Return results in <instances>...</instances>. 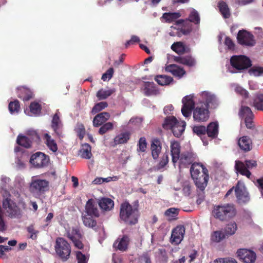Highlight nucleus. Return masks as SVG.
Wrapping results in <instances>:
<instances>
[{
    "mask_svg": "<svg viewBox=\"0 0 263 263\" xmlns=\"http://www.w3.org/2000/svg\"><path fill=\"white\" fill-rule=\"evenodd\" d=\"M237 256L245 263H253L256 259V255L253 251L246 249H240L237 251Z\"/></svg>",
    "mask_w": 263,
    "mask_h": 263,
    "instance_id": "f3484780",
    "label": "nucleus"
},
{
    "mask_svg": "<svg viewBox=\"0 0 263 263\" xmlns=\"http://www.w3.org/2000/svg\"><path fill=\"white\" fill-rule=\"evenodd\" d=\"M224 44L230 50H233L235 47V44L229 36L225 38Z\"/></svg>",
    "mask_w": 263,
    "mask_h": 263,
    "instance_id": "338daca9",
    "label": "nucleus"
},
{
    "mask_svg": "<svg viewBox=\"0 0 263 263\" xmlns=\"http://www.w3.org/2000/svg\"><path fill=\"white\" fill-rule=\"evenodd\" d=\"M98 204L103 212H106L114 208V202L109 198H102L99 200Z\"/></svg>",
    "mask_w": 263,
    "mask_h": 263,
    "instance_id": "cd10ccee",
    "label": "nucleus"
},
{
    "mask_svg": "<svg viewBox=\"0 0 263 263\" xmlns=\"http://www.w3.org/2000/svg\"><path fill=\"white\" fill-rule=\"evenodd\" d=\"M166 71L171 72L174 76L179 78H181L185 73V71L175 64H171L166 66Z\"/></svg>",
    "mask_w": 263,
    "mask_h": 263,
    "instance_id": "7c9ffc66",
    "label": "nucleus"
},
{
    "mask_svg": "<svg viewBox=\"0 0 263 263\" xmlns=\"http://www.w3.org/2000/svg\"><path fill=\"white\" fill-rule=\"evenodd\" d=\"M150 148L153 159L157 160L162 150V143L160 140L157 138L153 139Z\"/></svg>",
    "mask_w": 263,
    "mask_h": 263,
    "instance_id": "412c9836",
    "label": "nucleus"
},
{
    "mask_svg": "<svg viewBox=\"0 0 263 263\" xmlns=\"http://www.w3.org/2000/svg\"><path fill=\"white\" fill-rule=\"evenodd\" d=\"M235 193L239 203H246L249 201V194L244 183L240 181H238L235 186Z\"/></svg>",
    "mask_w": 263,
    "mask_h": 263,
    "instance_id": "ddd939ff",
    "label": "nucleus"
},
{
    "mask_svg": "<svg viewBox=\"0 0 263 263\" xmlns=\"http://www.w3.org/2000/svg\"><path fill=\"white\" fill-rule=\"evenodd\" d=\"M49 160L48 156L44 153L37 152L31 156L30 162L35 167L40 168L47 165Z\"/></svg>",
    "mask_w": 263,
    "mask_h": 263,
    "instance_id": "dca6fc26",
    "label": "nucleus"
},
{
    "mask_svg": "<svg viewBox=\"0 0 263 263\" xmlns=\"http://www.w3.org/2000/svg\"><path fill=\"white\" fill-rule=\"evenodd\" d=\"M216 263H237L236 259L231 257L220 258L215 260Z\"/></svg>",
    "mask_w": 263,
    "mask_h": 263,
    "instance_id": "e2e57ef3",
    "label": "nucleus"
},
{
    "mask_svg": "<svg viewBox=\"0 0 263 263\" xmlns=\"http://www.w3.org/2000/svg\"><path fill=\"white\" fill-rule=\"evenodd\" d=\"M67 237L71 240L82 239L83 235L78 227H72L71 230L67 233Z\"/></svg>",
    "mask_w": 263,
    "mask_h": 263,
    "instance_id": "f704fd0d",
    "label": "nucleus"
},
{
    "mask_svg": "<svg viewBox=\"0 0 263 263\" xmlns=\"http://www.w3.org/2000/svg\"><path fill=\"white\" fill-rule=\"evenodd\" d=\"M114 72V68L112 67L109 68L104 73L102 76L101 79L105 81L107 79L109 80L112 77Z\"/></svg>",
    "mask_w": 263,
    "mask_h": 263,
    "instance_id": "052dcab7",
    "label": "nucleus"
},
{
    "mask_svg": "<svg viewBox=\"0 0 263 263\" xmlns=\"http://www.w3.org/2000/svg\"><path fill=\"white\" fill-rule=\"evenodd\" d=\"M44 139L45 143L47 145L49 149L53 153L57 152L58 151V145L55 141L51 138L48 134H45L44 135Z\"/></svg>",
    "mask_w": 263,
    "mask_h": 263,
    "instance_id": "473e14b6",
    "label": "nucleus"
},
{
    "mask_svg": "<svg viewBox=\"0 0 263 263\" xmlns=\"http://www.w3.org/2000/svg\"><path fill=\"white\" fill-rule=\"evenodd\" d=\"M186 126L185 121H178L174 116H170L165 118L163 127L166 129H171L174 136L180 137L184 132Z\"/></svg>",
    "mask_w": 263,
    "mask_h": 263,
    "instance_id": "423d86ee",
    "label": "nucleus"
},
{
    "mask_svg": "<svg viewBox=\"0 0 263 263\" xmlns=\"http://www.w3.org/2000/svg\"><path fill=\"white\" fill-rule=\"evenodd\" d=\"M171 49L178 54H183L186 52V47L181 42H177L171 46Z\"/></svg>",
    "mask_w": 263,
    "mask_h": 263,
    "instance_id": "58836bf2",
    "label": "nucleus"
},
{
    "mask_svg": "<svg viewBox=\"0 0 263 263\" xmlns=\"http://www.w3.org/2000/svg\"><path fill=\"white\" fill-rule=\"evenodd\" d=\"M190 173L197 191L205 190L209 180V171L206 167L201 163H193Z\"/></svg>",
    "mask_w": 263,
    "mask_h": 263,
    "instance_id": "f03ea898",
    "label": "nucleus"
},
{
    "mask_svg": "<svg viewBox=\"0 0 263 263\" xmlns=\"http://www.w3.org/2000/svg\"><path fill=\"white\" fill-rule=\"evenodd\" d=\"M16 142L18 145L27 148L31 146L32 143L28 137L20 135L17 136Z\"/></svg>",
    "mask_w": 263,
    "mask_h": 263,
    "instance_id": "a19ab883",
    "label": "nucleus"
},
{
    "mask_svg": "<svg viewBox=\"0 0 263 263\" xmlns=\"http://www.w3.org/2000/svg\"><path fill=\"white\" fill-rule=\"evenodd\" d=\"M8 109L11 114L18 113L20 110L19 101L15 100L14 101L10 102L8 105Z\"/></svg>",
    "mask_w": 263,
    "mask_h": 263,
    "instance_id": "de8ad7c7",
    "label": "nucleus"
},
{
    "mask_svg": "<svg viewBox=\"0 0 263 263\" xmlns=\"http://www.w3.org/2000/svg\"><path fill=\"white\" fill-rule=\"evenodd\" d=\"M133 204L132 206L129 202L125 201L120 205V218L126 224L130 226L137 223L140 216L138 200L135 201Z\"/></svg>",
    "mask_w": 263,
    "mask_h": 263,
    "instance_id": "7ed1b4c3",
    "label": "nucleus"
},
{
    "mask_svg": "<svg viewBox=\"0 0 263 263\" xmlns=\"http://www.w3.org/2000/svg\"><path fill=\"white\" fill-rule=\"evenodd\" d=\"M185 229L183 226H177L173 229L171 236V242L175 245L179 244L182 240Z\"/></svg>",
    "mask_w": 263,
    "mask_h": 263,
    "instance_id": "6ab92c4d",
    "label": "nucleus"
},
{
    "mask_svg": "<svg viewBox=\"0 0 263 263\" xmlns=\"http://www.w3.org/2000/svg\"><path fill=\"white\" fill-rule=\"evenodd\" d=\"M201 96L204 101L203 104L206 106L208 109H215L218 106L219 102L214 95L208 91H203L201 93Z\"/></svg>",
    "mask_w": 263,
    "mask_h": 263,
    "instance_id": "a211bd4d",
    "label": "nucleus"
},
{
    "mask_svg": "<svg viewBox=\"0 0 263 263\" xmlns=\"http://www.w3.org/2000/svg\"><path fill=\"white\" fill-rule=\"evenodd\" d=\"M143 91L146 96L157 95L159 93V89L153 82H145L144 83Z\"/></svg>",
    "mask_w": 263,
    "mask_h": 263,
    "instance_id": "393cba45",
    "label": "nucleus"
},
{
    "mask_svg": "<svg viewBox=\"0 0 263 263\" xmlns=\"http://www.w3.org/2000/svg\"><path fill=\"white\" fill-rule=\"evenodd\" d=\"M249 73L255 77L263 76V67L260 66H253L249 70Z\"/></svg>",
    "mask_w": 263,
    "mask_h": 263,
    "instance_id": "864d4df0",
    "label": "nucleus"
},
{
    "mask_svg": "<svg viewBox=\"0 0 263 263\" xmlns=\"http://www.w3.org/2000/svg\"><path fill=\"white\" fill-rule=\"evenodd\" d=\"M115 92V89H109L107 90L100 89L97 91L96 97L99 100H103L108 98Z\"/></svg>",
    "mask_w": 263,
    "mask_h": 263,
    "instance_id": "e433bc0d",
    "label": "nucleus"
},
{
    "mask_svg": "<svg viewBox=\"0 0 263 263\" xmlns=\"http://www.w3.org/2000/svg\"><path fill=\"white\" fill-rule=\"evenodd\" d=\"M253 104L257 110L263 111V95H258L254 100Z\"/></svg>",
    "mask_w": 263,
    "mask_h": 263,
    "instance_id": "5fc2aeb1",
    "label": "nucleus"
},
{
    "mask_svg": "<svg viewBox=\"0 0 263 263\" xmlns=\"http://www.w3.org/2000/svg\"><path fill=\"white\" fill-rule=\"evenodd\" d=\"M147 148V142L145 137H141L138 143V152H145Z\"/></svg>",
    "mask_w": 263,
    "mask_h": 263,
    "instance_id": "6e6d98bb",
    "label": "nucleus"
},
{
    "mask_svg": "<svg viewBox=\"0 0 263 263\" xmlns=\"http://www.w3.org/2000/svg\"><path fill=\"white\" fill-rule=\"evenodd\" d=\"M192 190V185L189 182L184 183V184L183 186V189H182L183 194L185 196H189L191 193Z\"/></svg>",
    "mask_w": 263,
    "mask_h": 263,
    "instance_id": "0e129e2a",
    "label": "nucleus"
},
{
    "mask_svg": "<svg viewBox=\"0 0 263 263\" xmlns=\"http://www.w3.org/2000/svg\"><path fill=\"white\" fill-rule=\"evenodd\" d=\"M91 149V148L89 144L85 143L82 145V147L79 151V154L82 158L89 159L92 156Z\"/></svg>",
    "mask_w": 263,
    "mask_h": 263,
    "instance_id": "72a5a7b5",
    "label": "nucleus"
},
{
    "mask_svg": "<svg viewBox=\"0 0 263 263\" xmlns=\"http://www.w3.org/2000/svg\"><path fill=\"white\" fill-rule=\"evenodd\" d=\"M55 251L59 258L63 261H66L71 254L70 245L64 238L58 237L55 241Z\"/></svg>",
    "mask_w": 263,
    "mask_h": 263,
    "instance_id": "0eeeda50",
    "label": "nucleus"
},
{
    "mask_svg": "<svg viewBox=\"0 0 263 263\" xmlns=\"http://www.w3.org/2000/svg\"><path fill=\"white\" fill-rule=\"evenodd\" d=\"M206 133L208 137L214 139L218 134V124L217 122H211L206 127Z\"/></svg>",
    "mask_w": 263,
    "mask_h": 263,
    "instance_id": "2f4dec72",
    "label": "nucleus"
},
{
    "mask_svg": "<svg viewBox=\"0 0 263 263\" xmlns=\"http://www.w3.org/2000/svg\"><path fill=\"white\" fill-rule=\"evenodd\" d=\"M76 256L78 263H87L88 258L81 251H76Z\"/></svg>",
    "mask_w": 263,
    "mask_h": 263,
    "instance_id": "bf43d9fd",
    "label": "nucleus"
},
{
    "mask_svg": "<svg viewBox=\"0 0 263 263\" xmlns=\"http://www.w3.org/2000/svg\"><path fill=\"white\" fill-rule=\"evenodd\" d=\"M29 108L31 112L34 114H39L42 108L41 105L39 103L35 102L31 103Z\"/></svg>",
    "mask_w": 263,
    "mask_h": 263,
    "instance_id": "13d9d810",
    "label": "nucleus"
},
{
    "mask_svg": "<svg viewBox=\"0 0 263 263\" xmlns=\"http://www.w3.org/2000/svg\"><path fill=\"white\" fill-rule=\"evenodd\" d=\"M237 40L239 44L245 46L253 47L256 44L254 35L250 32L244 29L238 31Z\"/></svg>",
    "mask_w": 263,
    "mask_h": 263,
    "instance_id": "f8f14e48",
    "label": "nucleus"
},
{
    "mask_svg": "<svg viewBox=\"0 0 263 263\" xmlns=\"http://www.w3.org/2000/svg\"><path fill=\"white\" fill-rule=\"evenodd\" d=\"M237 144L240 149L243 152H248L252 149V141L247 136L240 137L237 141Z\"/></svg>",
    "mask_w": 263,
    "mask_h": 263,
    "instance_id": "4be33fe9",
    "label": "nucleus"
},
{
    "mask_svg": "<svg viewBox=\"0 0 263 263\" xmlns=\"http://www.w3.org/2000/svg\"><path fill=\"white\" fill-rule=\"evenodd\" d=\"M183 104L181 112L184 117L187 118L191 116L192 112L196 107L194 100V95H190L185 96L182 99Z\"/></svg>",
    "mask_w": 263,
    "mask_h": 263,
    "instance_id": "4468645a",
    "label": "nucleus"
},
{
    "mask_svg": "<svg viewBox=\"0 0 263 263\" xmlns=\"http://www.w3.org/2000/svg\"><path fill=\"white\" fill-rule=\"evenodd\" d=\"M27 232L30 234V238L32 239H36L39 231L34 230L33 224H31L27 228Z\"/></svg>",
    "mask_w": 263,
    "mask_h": 263,
    "instance_id": "680f3d73",
    "label": "nucleus"
},
{
    "mask_svg": "<svg viewBox=\"0 0 263 263\" xmlns=\"http://www.w3.org/2000/svg\"><path fill=\"white\" fill-rule=\"evenodd\" d=\"M170 148L172 161L174 166L178 162L179 168H186L196 163L195 161L197 158L196 154L191 151L181 153V146L178 142H171Z\"/></svg>",
    "mask_w": 263,
    "mask_h": 263,
    "instance_id": "f257e3e1",
    "label": "nucleus"
},
{
    "mask_svg": "<svg viewBox=\"0 0 263 263\" xmlns=\"http://www.w3.org/2000/svg\"><path fill=\"white\" fill-rule=\"evenodd\" d=\"M3 207L6 210L8 216L11 218H18L22 216V211L16 203L10 198H6L3 200Z\"/></svg>",
    "mask_w": 263,
    "mask_h": 263,
    "instance_id": "6e6552de",
    "label": "nucleus"
},
{
    "mask_svg": "<svg viewBox=\"0 0 263 263\" xmlns=\"http://www.w3.org/2000/svg\"><path fill=\"white\" fill-rule=\"evenodd\" d=\"M200 18L198 12L195 9H193L189 14V18L185 20L180 19L176 22V24L182 25L179 29L180 32L183 35H187L192 31L193 25L191 23L196 25L200 23Z\"/></svg>",
    "mask_w": 263,
    "mask_h": 263,
    "instance_id": "39448f33",
    "label": "nucleus"
},
{
    "mask_svg": "<svg viewBox=\"0 0 263 263\" xmlns=\"http://www.w3.org/2000/svg\"><path fill=\"white\" fill-rule=\"evenodd\" d=\"M198 193L196 203L197 204H200L205 199V190L197 191Z\"/></svg>",
    "mask_w": 263,
    "mask_h": 263,
    "instance_id": "69168bd1",
    "label": "nucleus"
},
{
    "mask_svg": "<svg viewBox=\"0 0 263 263\" xmlns=\"http://www.w3.org/2000/svg\"><path fill=\"white\" fill-rule=\"evenodd\" d=\"M237 213L233 204L227 203L222 205H215L212 211L213 217L221 221H229L234 218Z\"/></svg>",
    "mask_w": 263,
    "mask_h": 263,
    "instance_id": "20e7f679",
    "label": "nucleus"
},
{
    "mask_svg": "<svg viewBox=\"0 0 263 263\" xmlns=\"http://www.w3.org/2000/svg\"><path fill=\"white\" fill-rule=\"evenodd\" d=\"M193 131L197 135L201 136L206 134V127L203 125L194 126L193 128Z\"/></svg>",
    "mask_w": 263,
    "mask_h": 263,
    "instance_id": "4d7b16f0",
    "label": "nucleus"
},
{
    "mask_svg": "<svg viewBox=\"0 0 263 263\" xmlns=\"http://www.w3.org/2000/svg\"><path fill=\"white\" fill-rule=\"evenodd\" d=\"M168 155L166 153H165L161 157L160 160L156 165V169L158 171L163 169L164 167L168 164Z\"/></svg>",
    "mask_w": 263,
    "mask_h": 263,
    "instance_id": "a18cd8bd",
    "label": "nucleus"
},
{
    "mask_svg": "<svg viewBox=\"0 0 263 263\" xmlns=\"http://www.w3.org/2000/svg\"><path fill=\"white\" fill-rule=\"evenodd\" d=\"M129 238L126 235H123L121 238H118L114 243L113 247L121 251H126L129 243Z\"/></svg>",
    "mask_w": 263,
    "mask_h": 263,
    "instance_id": "b1692460",
    "label": "nucleus"
},
{
    "mask_svg": "<svg viewBox=\"0 0 263 263\" xmlns=\"http://www.w3.org/2000/svg\"><path fill=\"white\" fill-rule=\"evenodd\" d=\"M83 224L88 228L93 230L97 229V222L95 220L96 217L84 214L82 216Z\"/></svg>",
    "mask_w": 263,
    "mask_h": 263,
    "instance_id": "c756f323",
    "label": "nucleus"
},
{
    "mask_svg": "<svg viewBox=\"0 0 263 263\" xmlns=\"http://www.w3.org/2000/svg\"><path fill=\"white\" fill-rule=\"evenodd\" d=\"M231 65L237 70L248 69L252 65L251 61L245 55H233L230 59Z\"/></svg>",
    "mask_w": 263,
    "mask_h": 263,
    "instance_id": "9b49d317",
    "label": "nucleus"
},
{
    "mask_svg": "<svg viewBox=\"0 0 263 263\" xmlns=\"http://www.w3.org/2000/svg\"><path fill=\"white\" fill-rule=\"evenodd\" d=\"M218 7L219 11L224 18H228L230 17L231 13L227 3L223 1H220L218 3Z\"/></svg>",
    "mask_w": 263,
    "mask_h": 263,
    "instance_id": "4c0bfd02",
    "label": "nucleus"
},
{
    "mask_svg": "<svg viewBox=\"0 0 263 263\" xmlns=\"http://www.w3.org/2000/svg\"><path fill=\"white\" fill-rule=\"evenodd\" d=\"M51 127L56 135L59 137H62V124L60 119L59 112H56L52 120Z\"/></svg>",
    "mask_w": 263,
    "mask_h": 263,
    "instance_id": "5701e85b",
    "label": "nucleus"
},
{
    "mask_svg": "<svg viewBox=\"0 0 263 263\" xmlns=\"http://www.w3.org/2000/svg\"><path fill=\"white\" fill-rule=\"evenodd\" d=\"M155 80L160 85L164 86L170 84L173 81V78L165 75H159L155 77Z\"/></svg>",
    "mask_w": 263,
    "mask_h": 263,
    "instance_id": "ea45409f",
    "label": "nucleus"
},
{
    "mask_svg": "<svg viewBox=\"0 0 263 263\" xmlns=\"http://www.w3.org/2000/svg\"><path fill=\"white\" fill-rule=\"evenodd\" d=\"M130 134L128 132L122 133L116 136L114 138V142L116 145L126 143L129 139Z\"/></svg>",
    "mask_w": 263,
    "mask_h": 263,
    "instance_id": "c9c22d12",
    "label": "nucleus"
},
{
    "mask_svg": "<svg viewBox=\"0 0 263 263\" xmlns=\"http://www.w3.org/2000/svg\"><path fill=\"white\" fill-rule=\"evenodd\" d=\"M174 60L178 63L182 64L189 67L194 66L196 64L195 59L190 55L174 57Z\"/></svg>",
    "mask_w": 263,
    "mask_h": 263,
    "instance_id": "c85d7f7f",
    "label": "nucleus"
},
{
    "mask_svg": "<svg viewBox=\"0 0 263 263\" xmlns=\"http://www.w3.org/2000/svg\"><path fill=\"white\" fill-rule=\"evenodd\" d=\"M181 14L179 12H166L163 14L162 17L168 23L174 21L175 20L179 18Z\"/></svg>",
    "mask_w": 263,
    "mask_h": 263,
    "instance_id": "49530a36",
    "label": "nucleus"
},
{
    "mask_svg": "<svg viewBox=\"0 0 263 263\" xmlns=\"http://www.w3.org/2000/svg\"><path fill=\"white\" fill-rule=\"evenodd\" d=\"M254 183L261 192L263 191V176L257 179Z\"/></svg>",
    "mask_w": 263,
    "mask_h": 263,
    "instance_id": "774afa93",
    "label": "nucleus"
},
{
    "mask_svg": "<svg viewBox=\"0 0 263 263\" xmlns=\"http://www.w3.org/2000/svg\"><path fill=\"white\" fill-rule=\"evenodd\" d=\"M49 183L45 179L32 180L30 185V191L32 193L43 194L49 189Z\"/></svg>",
    "mask_w": 263,
    "mask_h": 263,
    "instance_id": "2eb2a0df",
    "label": "nucleus"
},
{
    "mask_svg": "<svg viewBox=\"0 0 263 263\" xmlns=\"http://www.w3.org/2000/svg\"><path fill=\"white\" fill-rule=\"evenodd\" d=\"M110 114L107 112H102L97 114L93 118V125L95 127H99L106 123L109 119Z\"/></svg>",
    "mask_w": 263,
    "mask_h": 263,
    "instance_id": "a878e982",
    "label": "nucleus"
},
{
    "mask_svg": "<svg viewBox=\"0 0 263 263\" xmlns=\"http://www.w3.org/2000/svg\"><path fill=\"white\" fill-rule=\"evenodd\" d=\"M17 97L24 101H27L33 98L31 90L25 87H19L17 88Z\"/></svg>",
    "mask_w": 263,
    "mask_h": 263,
    "instance_id": "bb28decb",
    "label": "nucleus"
},
{
    "mask_svg": "<svg viewBox=\"0 0 263 263\" xmlns=\"http://www.w3.org/2000/svg\"><path fill=\"white\" fill-rule=\"evenodd\" d=\"M78 137L80 140H82L85 135V128L82 123H78L74 129Z\"/></svg>",
    "mask_w": 263,
    "mask_h": 263,
    "instance_id": "603ef678",
    "label": "nucleus"
},
{
    "mask_svg": "<svg viewBox=\"0 0 263 263\" xmlns=\"http://www.w3.org/2000/svg\"><path fill=\"white\" fill-rule=\"evenodd\" d=\"M165 215L168 217L169 220H172L176 219V217L178 215V209L174 208H171L165 212Z\"/></svg>",
    "mask_w": 263,
    "mask_h": 263,
    "instance_id": "3c124183",
    "label": "nucleus"
},
{
    "mask_svg": "<svg viewBox=\"0 0 263 263\" xmlns=\"http://www.w3.org/2000/svg\"><path fill=\"white\" fill-rule=\"evenodd\" d=\"M257 166V161L254 160H246L245 162L240 160L235 161V169L236 172L241 175L246 176L248 178H250L251 176V173L249 170L255 168Z\"/></svg>",
    "mask_w": 263,
    "mask_h": 263,
    "instance_id": "1a4fd4ad",
    "label": "nucleus"
},
{
    "mask_svg": "<svg viewBox=\"0 0 263 263\" xmlns=\"http://www.w3.org/2000/svg\"><path fill=\"white\" fill-rule=\"evenodd\" d=\"M108 106V103L106 102H101L96 104L92 107L91 112L92 114H96Z\"/></svg>",
    "mask_w": 263,
    "mask_h": 263,
    "instance_id": "09e8293b",
    "label": "nucleus"
},
{
    "mask_svg": "<svg viewBox=\"0 0 263 263\" xmlns=\"http://www.w3.org/2000/svg\"><path fill=\"white\" fill-rule=\"evenodd\" d=\"M96 217L100 216V212L97 204L93 199H89L86 202L85 207V213Z\"/></svg>",
    "mask_w": 263,
    "mask_h": 263,
    "instance_id": "aec40b11",
    "label": "nucleus"
},
{
    "mask_svg": "<svg viewBox=\"0 0 263 263\" xmlns=\"http://www.w3.org/2000/svg\"><path fill=\"white\" fill-rule=\"evenodd\" d=\"M238 115L241 118L254 117V115L251 108L248 106H242L238 112Z\"/></svg>",
    "mask_w": 263,
    "mask_h": 263,
    "instance_id": "c03bdc74",
    "label": "nucleus"
},
{
    "mask_svg": "<svg viewBox=\"0 0 263 263\" xmlns=\"http://www.w3.org/2000/svg\"><path fill=\"white\" fill-rule=\"evenodd\" d=\"M237 230V225L234 221L231 222L227 224L224 229V232L227 236L234 235Z\"/></svg>",
    "mask_w": 263,
    "mask_h": 263,
    "instance_id": "37998d69",
    "label": "nucleus"
},
{
    "mask_svg": "<svg viewBox=\"0 0 263 263\" xmlns=\"http://www.w3.org/2000/svg\"><path fill=\"white\" fill-rule=\"evenodd\" d=\"M227 236L224 232L222 231H216L212 233L211 239L212 241L215 242H220Z\"/></svg>",
    "mask_w": 263,
    "mask_h": 263,
    "instance_id": "79ce46f5",
    "label": "nucleus"
},
{
    "mask_svg": "<svg viewBox=\"0 0 263 263\" xmlns=\"http://www.w3.org/2000/svg\"><path fill=\"white\" fill-rule=\"evenodd\" d=\"M100 126L98 133L101 135H103L107 132L111 130L114 128L113 124L111 122H107Z\"/></svg>",
    "mask_w": 263,
    "mask_h": 263,
    "instance_id": "8fccbe9b",
    "label": "nucleus"
},
{
    "mask_svg": "<svg viewBox=\"0 0 263 263\" xmlns=\"http://www.w3.org/2000/svg\"><path fill=\"white\" fill-rule=\"evenodd\" d=\"M210 111L203 103L197 104L193 111V117L197 122H203L208 120L210 117Z\"/></svg>",
    "mask_w": 263,
    "mask_h": 263,
    "instance_id": "9d476101",
    "label": "nucleus"
}]
</instances>
